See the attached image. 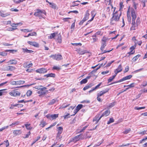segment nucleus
<instances>
[{
    "label": "nucleus",
    "mask_w": 147,
    "mask_h": 147,
    "mask_svg": "<svg viewBox=\"0 0 147 147\" xmlns=\"http://www.w3.org/2000/svg\"><path fill=\"white\" fill-rule=\"evenodd\" d=\"M131 13L132 17V22L131 23V26L130 28L131 30H135L137 27L138 24H139L140 22L139 18H137L136 22H135V20L136 18L135 11L133 9H131Z\"/></svg>",
    "instance_id": "obj_1"
},
{
    "label": "nucleus",
    "mask_w": 147,
    "mask_h": 147,
    "mask_svg": "<svg viewBox=\"0 0 147 147\" xmlns=\"http://www.w3.org/2000/svg\"><path fill=\"white\" fill-rule=\"evenodd\" d=\"M114 9L113 13V16L111 19V23H113V22H116L118 21L120 18L121 13L120 10L118 11H115L116 7L114 8Z\"/></svg>",
    "instance_id": "obj_2"
},
{
    "label": "nucleus",
    "mask_w": 147,
    "mask_h": 147,
    "mask_svg": "<svg viewBox=\"0 0 147 147\" xmlns=\"http://www.w3.org/2000/svg\"><path fill=\"white\" fill-rule=\"evenodd\" d=\"M35 11H36L34 14L35 16L38 17L40 19L45 18L44 15H46V13L44 10H40L38 9Z\"/></svg>",
    "instance_id": "obj_3"
},
{
    "label": "nucleus",
    "mask_w": 147,
    "mask_h": 147,
    "mask_svg": "<svg viewBox=\"0 0 147 147\" xmlns=\"http://www.w3.org/2000/svg\"><path fill=\"white\" fill-rule=\"evenodd\" d=\"M50 58H52L53 59L59 61L62 59V57L59 54L51 55L49 56Z\"/></svg>",
    "instance_id": "obj_4"
},
{
    "label": "nucleus",
    "mask_w": 147,
    "mask_h": 147,
    "mask_svg": "<svg viewBox=\"0 0 147 147\" xmlns=\"http://www.w3.org/2000/svg\"><path fill=\"white\" fill-rule=\"evenodd\" d=\"M9 94L10 95L13 96H20V93L19 92L16 91L15 90L10 92Z\"/></svg>",
    "instance_id": "obj_5"
},
{
    "label": "nucleus",
    "mask_w": 147,
    "mask_h": 147,
    "mask_svg": "<svg viewBox=\"0 0 147 147\" xmlns=\"http://www.w3.org/2000/svg\"><path fill=\"white\" fill-rule=\"evenodd\" d=\"M109 90L110 89L109 88H107L104 90L101 91L99 93L97 94V96L99 97L105 94L108 92Z\"/></svg>",
    "instance_id": "obj_6"
},
{
    "label": "nucleus",
    "mask_w": 147,
    "mask_h": 147,
    "mask_svg": "<svg viewBox=\"0 0 147 147\" xmlns=\"http://www.w3.org/2000/svg\"><path fill=\"white\" fill-rule=\"evenodd\" d=\"M36 71L39 73H44L47 72V70L46 69L42 68L36 70Z\"/></svg>",
    "instance_id": "obj_7"
},
{
    "label": "nucleus",
    "mask_w": 147,
    "mask_h": 147,
    "mask_svg": "<svg viewBox=\"0 0 147 147\" xmlns=\"http://www.w3.org/2000/svg\"><path fill=\"white\" fill-rule=\"evenodd\" d=\"M28 43L30 45L33 46L35 47H39V45L38 43L35 42H31L28 41Z\"/></svg>",
    "instance_id": "obj_8"
},
{
    "label": "nucleus",
    "mask_w": 147,
    "mask_h": 147,
    "mask_svg": "<svg viewBox=\"0 0 147 147\" xmlns=\"http://www.w3.org/2000/svg\"><path fill=\"white\" fill-rule=\"evenodd\" d=\"M122 70V67L121 65H120L117 68L115 69L114 72L115 74L117 75V74L121 71Z\"/></svg>",
    "instance_id": "obj_9"
},
{
    "label": "nucleus",
    "mask_w": 147,
    "mask_h": 147,
    "mask_svg": "<svg viewBox=\"0 0 147 147\" xmlns=\"http://www.w3.org/2000/svg\"><path fill=\"white\" fill-rule=\"evenodd\" d=\"M102 117L100 116V117L99 116V115H96L93 118V121L95 122V123L97 124L98 121L100 120Z\"/></svg>",
    "instance_id": "obj_10"
},
{
    "label": "nucleus",
    "mask_w": 147,
    "mask_h": 147,
    "mask_svg": "<svg viewBox=\"0 0 147 147\" xmlns=\"http://www.w3.org/2000/svg\"><path fill=\"white\" fill-rule=\"evenodd\" d=\"M7 63L9 65H16L17 63V61L15 59H12L9 60Z\"/></svg>",
    "instance_id": "obj_11"
},
{
    "label": "nucleus",
    "mask_w": 147,
    "mask_h": 147,
    "mask_svg": "<svg viewBox=\"0 0 147 147\" xmlns=\"http://www.w3.org/2000/svg\"><path fill=\"white\" fill-rule=\"evenodd\" d=\"M81 136L80 135L77 136L73 138L72 139L70 140V141L71 142H75L76 141L79 140Z\"/></svg>",
    "instance_id": "obj_12"
},
{
    "label": "nucleus",
    "mask_w": 147,
    "mask_h": 147,
    "mask_svg": "<svg viewBox=\"0 0 147 147\" xmlns=\"http://www.w3.org/2000/svg\"><path fill=\"white\" fill-rule=\"evenodd\" d=\"M44 90H37L36 92H37L38 94H40V95H43L45 94L47 92H48V90H45V91Z\"/></svg>",
    "instance_id": "obj_13"
},
{
    "label": "nucleus",
    "mask_w": 147,
    "mask_h": 147,
    "mask_svg": "<svg viewBox=\"0 0 147 147\" xmlns=\"http://www.w3.org/2000/svg\"><path fill=\"white\" fill-rule=\"evenodd\" d=\"M80 1H75L73 2L71 5V7H74L77 6L79 5Z\"/></svg>",
    "instance_id": "obj_14"
},
{
    "label": "nucleus",
    "mask_w": 147,
    "mask_h": 147,
    "mask_svg": "<svg viewBox=\"0 0 147 147\" xmlns=\"http://www.w3.org/2000/svg\"><path fill=\"white\" fill-rule=\"evenodd\" d=\"M13 134L15 136L19 135L22 133L21 130H14L13 131Z\"/></svg>",
    "instance_id": "obj_15"
},
{
    "label": "nucleus",
    "mask_w": 147,
    "mask_h": 147,
    "mask_svg": "<svg viewBox=\"0 0 147 147\" xmlns=\"http://www.w3.org/2000/svg\"><path fill=\"white\" fill-rule=\"evenodd\" d=\"M34 88L36 89H37L38 90H44L46 89V87H43L41 86H35Z\"/></svg>",
    "instance_id": "obj_16"
},
{
    "label": "nucleus",
    "mask_w": 147,
    "mask_h": 147,
    "mask_svg": "<svg viewBox=\"0 0 147 147\" xmlns=\"http://www.w3.org/2000/svg\"><path fill=\"white\" fill-rule=\"evenodd\" d=\"M110 112V111L109 110H106L101 115V117H102L103 116H105L106 117L108 116Z\"/></svg>",
    "instance_id": "obj_17"
},
{
    "label": "nucleus",
    "mask_w": 147,
    "mask_h": 147,
    "mask_svg": "<svg viewBox=\"0 0 147 147\" xmlns=\"http://www.w3.org/2000/svg\"><path fill=\"white\" fill-rule=\"evenodd\" d=\"M132 77V76L131 75H129L126 76H125L122 79H121V80L122 82L123 81L129 80Z\"/></svg>",
    "instance_id": "obj_18"
},
{
    "label": "nucleus",
    "mask_w": 147,
    "mask_h": 147,
    "mask_svg": "<svg viewBox=\"0 0 147 147\" xmlns=\"http://www.w3.org/2000/svg\"><path fill=\"white\" fill-rule=\"evenodd\" d=\"M24 53H31L33 52L32 50H28L27 48L22 49Z\"/></svg>",
    "instance_id": "obj_19"
},
{
    "label": "nucleus",
    "mask_w": 147,
    "mask_h": 147,
    "mask_svg": "<svg viewBox=\"0 0 147 147\" xmlns=\"http://www.w3.org/2000/svg\"><path fill=\"white\" fill-rule=\"evenodd\" d=\"M109 40V39L108 37L104 36L102 38L101 40V41L102 42L106 43Z\"/></svg>",
    "instance_id": "obj_20"
},
{
    "label": "nucleus",
    "mask_w": 147,
    "mask_h": 147,
    "mask_svg": "<svg viewBox=\"0 0 147 147\" xmlns=\"http://www.w3.org/2000/svg\"><path fill=\"white\" fill-rule=\"evenodd\" d=\"M45 76L47 78L49 77H51L53 78H55V74L51 73L45 75Z\"/></svg>",
    "instance_id": "obj_21"
},
{
    "label": "nucleus",
    "mask_w": 147,
    "mask_h": 147,
    "mask_svg": "<svg viewBox=\"0 0 147 147\" xmlns=\"http://www.w3.org/2000/svg\"><path fill=\"white\" fill-rule=\"evenodd\" d=\"M127 18L128 20V21L129 22H131V18L130 16V15H129V14L130 13L129 11V9H128V10L127 11Z\"/></svg>",
    "instance_id": "obj_22"
},
{
    "label": "nucleus",
    "mask_w": 147,
    "mask_h": 147,
    "mask_svg": "<svg viewBox=\"0 0 147 147\" xmlns=\"http://www.w3.org/2000/svg\"><path fill=\"white\" fill-rule=\"evenodd\" d=\"M89 15V14L88 13V11H87L85 14L84 17L83 19L86 21L88 19Z\"/></svg>",
    "instance_id": "obj_23"
},
{
    "label": "nucleus",
    "mask_w": 147,
    "mask_h": 147,
    "mask_svg": "<svg viewBox=\"0 0 147 147\" xmlns=\"http://www.w3.org/2000/svg\"><path fill=\"white\" fill-rule=\"evenodd\" d=\"M57 102V99H54L52 100L49 103V105H51L54 104L55 102Z\"/></svg>",
    "instance_id": "obj_24"
},
{
    "label": "nucleus",
    "mask_w": 147,
    "mask_h": 147,
    "mask_svg": "<svg viewBox=\"0 0 147 147\" xmlns=\"http://www.w3.org/2000/svg\"><path fill=\"white\" fill-rule=\"evenodd\" d=\"M106 46V43L105 42H101V45L100 48V49L101 50L102 52L104 49L105 47Z\"/></svg>",
    "instance_id": "obj_25"
},
{
    "label": "nucleus",
    "mask_w": 147,
    "mask_h": 147,
    "mask_svg": "<svg viewBox=\"0 0 147 147\" xmlns=\"http://www.w3.org/2000/svg\"><path fill=\"white\" fill-rule=\"evenodd\" d=\"M58 38L57 39V42L59 43H61L62 42V40H61V36L60 34H59L58 35Z\"/></svg>",
    "instance_id": "obj_26"
},
{
    "label": "nucleus",
    "mask_w": 147,
    "mask_h": 147,
    "mask_svg": "<svg viewBox=\"0 0 147 147\" xmlns=\"http://www.w3.org/2000/svg\"><path fill=\"white\" fill-rule=\"evenodd\" d=\"M58 116V114H55L51 115V120L56 119Z\"/></svg>",
    "instance_id": "obj_27"
},
{
    "label": "nucleus",
    "mask_w": 147,
    "mask_h": 147,
    "mask_svg": "<svg viewBox=\"0 0 147 147\" xmlns=\"http://www.w3.org/2000/svg\"><path fill=\"white\" fill-rule=\"evenodd\" d=\"M47 123L45 121L42 120L41 121L39 125L41 127H43L45 125H47Z\"/></svg>",
    "instance_id": "obj_28"
},
{
    "label": "nucleus",
    "mask_w": 147,
    "mask_h": 147,
    "mask_svg": "<svg viewBox=\"0 0 147 147\" xmlns=\"http://www.w3.org/2000/svg\"><path fill=\"white\" fill-rule=\"evenodd\" d=\"M116 75L115 74L113 75L112 77H110L108 80V83H109L112 81L115 78Z\"/></svg>",
    "instance_id": "obj_29"
},
{
    "label": "nucleus",
    "mask_w": 147,
    "mask_h": 147,
    "mask_svg": "<svg viewBox=\"0 0 147 147\" xmlns=\"http://www.w3.org/2000/svg\"><path fill=\"white\" fill-rule=\"evenodd\" d=\"M135 47L134 46H132L130 48V52L128 53L130 54H133L134 53L135 51L132 52L133 51Z\"/></svg>",
    "instance_id": "obj_30"
},
{
    "label": "nucleus",
    "mask_w": 147,
    "mask_h": 147,
    "mask_svg": "<svg viewBox=\"0 0 147 147\" xmlns=\"http://www.w3.org/2000/svg\"><path fill=\"white\" fill-rule=\"evenodd\" d=\"M92 84H90L89 85H87L86 86H85L83 88V90H85L87 89H88L90 87L92 86Z\"/></svg>",
    "instance_id": "obj_31"
},
{
    "label": "nucleus",
    "mask_w": 147,
    "mask_h": 147,
    "mask_svg": "<svg viewBox=\"0 0 147 147\" xmlns=\"http://www.w3.org/2000/svg\"><path fill=\"white\" fill-rule=\"evenodd\" d=\"M142 4L143 5V7H145V3L147 2V0H139Z\"/></svg>",
    "instance_id": "obj_32"
},
{
    "label": "nucleus",
    "mask_w": 147,
    "mask_h": 147,
    "mask_svg": "<svg viewBox=\"0 0 147 147\" xmlns=\"http://www.w3.org/2000/svg\"><path fill=\"white\" fill-rule=\"evenodd\" d=\"M58 132L57 134H61L63 131V128L61 127H59L58 128Z\"/></svg>",
    "instance_id": "obj_33"
},
{
    "label": "nucleus",
    "mask_w": 147,
    "mask_h": 147,
    "mask_svg": "<svg viewBox=\"0 0 147 147\" xmlns=\"http://www.w3.org/2000/svg\"><path fill=\"white\" fill-rule=\"evenodd\" d=\"M19 24L22 25V23L21 22L16 24L13 23L11 24V26L13 28H16L18 26Z\"/></svg>",
    "instance_id": "obj_34"
},
{
    "label": "nucleus",
    "mask_w": 147,
    "mask_h": 147,
    "mask_svg": "<svg viewBox=\"0 0 147 147\" xmlns=\"http://www.w3.org/2000/svg\"><path fill=\"white\" fill-rule=\"evenodd\" d=\"M10 15V13H7L5 14H3V13H1L0 14L1 16L2 17H5L7 16Z\"/></svg>",
    "instance_id": "obj_35"
},
{
    "label": "nucleus",
    "mask_w": 147,
    "mask_h": 147,
    "mask_svg": "<svg viewBox=\"0 0 147 147\" xmlns=\"http://www.w3.org/2000/svg\"><path fill=\"white\" fill-rule=\"evenodd\" d=\"M17 85L23 84L25 82L24 81L18 80L16 81Z\"/></svg>",
    "instance_id": "obj_36"
},
{
    "label": "nucleus",
    "mask_w": 147,
    "mask_h": 147,
    "mask_svg": "<svg viewBox=\"0 0 147 147\" xmlns=\"http://www.w3.org/2000/svg\"><path fill=\"white\" fill-rule=\"evenodd\" d=\"M20 30L22 31L23 32H30L32 31V30H29L28 29H21Z\"/></svg>",
    "instance_id": "obj_37"
},
{
    "label": "nucleus",
    "mask_w": 147,
    "mask_h": 147,
    "mask_svg": "<svg viewBox=\"0 0 147 147\" xmlns=\"http://www.w3.org/2000/svg\"><path fill=\"white\" fill-rule=\"evenodd\" d=\"M55 36V33H51L50 36H48V38L51 39L54 38Z\"/></svg>",
    "instance_id": "obj_38"
},
{
    "label": "nucleus",
    "mask_w": 147,
    "mask_h": 147,
    "mask_svg": "<svg viewBox=\"0 0 147 147\" xmlns=\"http://www.w3.org/2000/svg\"><path fill=\"white\" fill-rule=\"evenodd\" d=\"M30 124H26L25 125L27 129L28 130H30L32 129V127L30 126Z\"/></svg>",
    "instance_id": "obj_39"
},
{
    "label": "nucleus",
    "mask_w": 147,
    "mask_h": 147,
    "mask_svg": "<svg viewBox=\"0 0 147 147\" xmlns=\"http://www.w3.org/2000/svg\"><path fill=\"white\" fill-rule=\"evenodd\" d=\"M87 81L88 80H87V79L85 78L82 80L80 82V83L81 84H84L86 83Z\"/></svg>",
    "instance_id": "obj_40"
},
{
    "label": "nucleus",
    "mask_w": 147,
    "mask_h": 147,
    "mask_svg": "<svg viewBox=\"0 0 147 147\" xmlns=\"http://www.w3.org/2000/svg\"><path fill=\"white\" fill-rule=\"evenodd\" d=\"M30 131H29L25 135V136H22V138L24 139L28 138L29 137V136L30 135Z\"/></svg>",
    "instance_id": "obj_41"
},
{
    "label": "nucleus",
    "mask_w": 147,
    "mask_h": 147,
    "mask_svg": "<svg viewBox=\"0 0 147 147\" xmlns=\"http://www.w3.org/2000/svg\"><path fill=\"white\" fill-rule=\"evenodd\" d=\"M40 136H38L36 139H35L31 144V145L32 146L36 141H38L40 138Z\"/></svg>",
    "instance_id": "obj_42"
},
{
    "label": "nucleus",
    "mask_w": 147,
    "mask_h": 147,
    "mask_svg": "<svg viewBox=\"0 0 147 147\" xmlns=\"http://www.w3.org/2000/svg\"><path fill=\"white\" fill-rule=\"evenodd\" d=\"M61 68L60 66H54L53 67V69L59 70L61 69Z\"/></svg>",
    "instance_id": "obj_43"
},
{
    "label": "nucleus",
    "mask_w": 147,
    "mask_h": 147,
    "mask_svg": "<svg viewBox=\"0 0 147 147\" xmlns=\"http://www.w3.org/2000/svg\"><path fill=\"white\" fill-rule=\"evenodd\" d=\"M83 105L82 104L78 105L76 107V109L79 111L83 107Z\"/></svg>",
    "instance_id": "obj_44"
},
{
    "label": "nucleus",
    "mask_w": 147,
    "mask_h": 147,
    "mask_svg": "<svg viewBox=\"0 0 147 147\" xmlns=\"http://www.w3.org/2000/svg\"><path fill=\"white\" fill-rule=\"evenodd\" d=\"M71 116V115H70L69 113H67L66 115H64L63 117H64V119H65L70 118Z\"/></svg>",
    "instance_id": "obj_45"
},
{
    "label": "nucleus",
    "mask_w": 147,
    "mask_h": 147,
    "mask_svg": "<svg viewBox=\"0 0 147 147\" xmlns=\"http://www.w3.org/2000/svg\"><path fill=\"white\" fill-rule=\"evenodd\" d=\"M13 1L14 3H16L18 4L20 3L21 2H22L23 1H25V0H19L18 1H16L15 0H13Z\"/></svg>",
    "instance_id": "obj_46"
},
{
    "label": "nucleus",
    "mask_w": 147,
    "mask_h": 147,
    "mask_svg": "<svg viewBox=\"0 0 147 147\" xmlns=\"http://www.w3.org/2000/svg\"><path fill=\"white\" fill-rule=\"evenodd\" d=\"M138 5V3H136L135 2H133V6L134 9H136L137 7V6Z\"/></svg>",
    "instance_id": "obj_47"
},
{
    "label": "nucleus",
    "mask_w": 147,
    "mask_h": 147,
    "mask_svg": "<svg viewBox=\"0 0 147 147\" xmlns=\"http://www.w3.org/2000/svg\"><path fill=\"white\" fill-rule=\"evenodd\" d=\"M145 108V107H135L134 108V109L136 110H139L140 109H144Z\"/></svg>",
    "instance_id": "obj_48"
},
{
    "label": "nucleus",
    "mask_w": 147,
    "mask_h": 147,
    "mask_svg": "<svg viewBox=\"0 0 147 147\" xmlns=\"http://www.w3.org/2000/svg\"><path fill=\"white\" fill-rule=\"evenodd\" d=\"M114 120L113 118H110L109 120L107 122V124H109L111 123L114 122Z\"/></svg>",
    "instance_id": "obj_49"
},
{
    "label": "nucleus",
    "mask_w": 147,
    "mask_h": 147,
    "mask_svg": "<svg viewBox=\"0 0 147 147\" xmlns=\"http://www.w3.org/2000/svg\"><path fill=\"white\" fill-rule=\"evenodd\" d=\"M7 53L5 51L0 52V55H1L3 56H6L7 55Z\"/></svg>",
    "instance_id": "obj_50"
},
{
    "label": "nucleus",
    "mask_w": 147,
    "mask_h": 147,
    "mask_svg": "<svg viewBox=\"0 0 147 147\" xmlns=\"http://www.w3.org/2000/svg\"><path fill=\"white\" fill-rule=\"evenodd\" d=\"M140 56V55H138L135 56L133 58V60L134 61H135L138 59L139 57Z\"/></svg>",
    "instance_id": "obj_51"
},
{
    "label": "nucleus",
    "mask_w": 147,
    "mask_h": 147,
    "mask_svg": "<svg viewBox=\"0 0 147 147\" xmlns=\"http://www.w3.org/2000/svg\"><path fill=\"white\" fill-rule=\"evenodd\" d=\"M131 130L130 129H126L123 132L124 134H126L129 133Z\"/></svg>",
    "instance_id": "obj_52"
},
{
    "label": "nucleus",
    "mask_w": 147,
    "mask_h": 147,
    "mask_svg": "<svg viewBox=\"0 0 147 147\" xmlns=\"http://www.w3.org/2000/svg\"><path fill=\"white\" fill-rule=\"evenodd\" d=\"M26 94L27 96H29L31 95L32 94V92L30 90H29L27 91Z\"/></svg>",
    "instance_id": "obj_53"
},
{
    "label": "nucleus",
    "mask_w": 147,
    "mask_h": 147,
    "mask_svg": "<svg viewBox=\"0 0 147 147\" xmlns=\"http://www.w3.org/2000/svg\"><path fill=\"white\" fill-rule=\"evenodd\" d=\"M70 104H67V105H65V104H64L61 107H60V108H61V109H63V108H65L66 107H67V106H69V105Z\"/></svg>",
    "instance_id": "obj_54"
},
{
    "label": "nucleus",
    "mask_w": 147,
    "mask_h": 147,
    "mask_svg": "<svg viewBox=\"0 0 147 147\" xmlns=\"http://www.w3.org/2000/svg\"><path fill=\"white\" fill-rule=\"evenodd\" d=\"M19 123L18 121H16L14 122L13 123L11 124H10L9 126H11L13 125H18L19 124Z\"/></svg>",
    "instance_id": "obj_55"
},
{
    "label": "nucleus",
    "mask_w": 147,
    "mask_h": 147,
    "mask_svg": "<svg viewBox=\"0 0 147 147\" xmlns=\"http://www.w3.org/2000/svg\"><path fill=\"white\" fill-rule=\"evenodd\" d=\"M9 65L6 66L4 68L3 70L4 71H9Z\"/></svg>",
    "instance_id": "obj_56"
},
{
    "label": "nucleus",
    "mask_w": 147,
    "mask_h": 147,
    "mask_svg": "<svg viewBox=\"0 0 147 147\" xmlns=\"http://www.w3.org/2000/svg\"><path fill=\"white\" fill-rule=\"evenodd\" d=\"M10 84L13 85H17L16 81H11L10 82Z\"/></svg>",
    "instance_id": "obj_57"
},
{
    "label": "nucleus",
    "mask_w": 147,
    "mask_h": 147,
    "mask_svg": "<svg viewBox=\"0 0 147 147\" xmlns=\"http://www.w3.org/2000/svg\"><path fill=\"white\" fill-rule=\"evenodd\" d=\"M143 69H144L143 68H142L140 69H138V70H136L134 71V72H133V73H134V74L136 73H138L139 72L141 71L142 70H143Z\"/></svg>",
    "instance_id": "obj_58"
},
{
    "label": "nucleus",
    "mask_w": 147,
    "mask_h": 147,
    "mask_svg": "<svg viewBox=\"0 0 147 147\" xmlns=\"http://www.w3.org/2000/svg\"><path fill=\"white\" fill-rule=\"evenodd\" d=\"M71 45H75L76 46H78L79 45L80 46H81L82 45V44L80 43H71Z\"/></svg>",
    "instance_id": "obj_59"
},
{
    "label": "nucleus",
    "mask_w": 147,
    "mask_h": 147,
    "mask_svg": "<svg viewBox=\"0 0 147 147\" xmlns=\"http://www.w3.org/2000/svg\"><path fill=\"white\" fill-rule=\"evenodd\" d=\"M28 62H25L23 64V66L25 68H28Z\"/></svg>",
    "instance_id": "obj_60"
},
{
    "label": "nucleus",
    "mask_w": 147,
    "mask_h": 147,
    "mask_svg": "<svg viewBox=\"0 0 147 147\" xmlns=\"http://www.w3.org/2000/svg\"><path fill=\"white\" fill-rule=\"evenodd\" d=\"M4 142L5 143L6 147H8L9 145L8 140H7L6 141H4Z\"/></svg>",
    "instance_id": "obj_61"
},
{
    "label": "nucleus",
    "mask_w": 147,
    "mask_h": 147,
    "mask_svg": "<svg viewBox=\"0 0 147 147\" xmlns=\"http://www.w3.org/2000/svg\"><path fill=\"white\" fill-rule=\"evenodd\" d=\"M92 36L93 37V42H94L97 40V38L96 37V36L95 35H93Z\"/></svg>",
    "instance_id": "obj_62"
},
{
    "label": "nucleus",
    "mask_w": 147,
    "mask_h": 147,
    "mask_svg": "<svg viewBox=\"0 0 147 147\" xmlns=\"http://www.w3.org/2000/svg\"><path fill=\"white\" fill-rule=\"evenodd\" d=\"M9 70H10L11 71L13 70L16 69L15 67L13 66H9Z\"/></svg>",
    "instance_id": "obj_63"
},
{
    "label": "nucleus",
    "mask_w": 147,
    "mask_h": 147,
    "mask_svg": "<svg viewBox=\"0 0 147 147\" xmlns=\"http://www.w3.org/2000/svg\"><path fill=\"white\" fill-rule=\"evenodd\" d=\"M147 85V81H144L142 84V85L143 87H145Z\"/></svg>",
    "instance_id": "obj_64"
}]
</instances>
